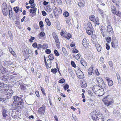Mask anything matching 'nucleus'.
I'll use <instances>...</instances> for the list:
<instances>
[{"label": "nucleus", "instance_id": "obj_61", "mask_svg": "<svg viewBox=\"0 0 121 121\" xmlns=\"http://www.w3.org/2000/svg\"><path fill=\"white\" fill-rule=\"evenodd\" d=\"M20 88L22 90H24L26 89V87L24 85H22L20 86Z\"/></svg>", "mask_w": 121, "mask_h": 121}, {"label": "nucleus", "instance_id": "obj_52", "mask_svg": "<svg viewBox=\"0 0 121 121\" xmlns=\"http://www.w3.org/2000/svg\"><path fill=\"white\" fill-rule=\"evenodd\" d=\"M50 95H48V100L49 101V103L51 105V106H52V103L51 100V97H50Z\"/></svg>", "mask_w": 121, "mask_h": 121}, {"label": "nucleus", "instance_id": "obj_23", "mask_svg": "<svg viewBox=\"0 0 121 121\" xmlns=\"http://www.w3.org/2000/svg\"><path fill=\"white\" fill-rule=\"evenodd\" d=\"M111 11L112 13L114 14H116L117 10L115 7L114 6H111Z\"/></svg>", "mask_w": 121, "mask_h": 121}, {"label": "nucleus", "instance_id": "obj_21", "mask_svg": "<svg viewBox=\"0 0 121 121\" xmlns=\"http://www.w3.org/2000/svg\"><path fill=\"white\" fill-rule=\"evenodd\" d=\"M112 2L116 5L117 8L119 7L120 5V0H111Z\"/></svg>", "mask_w": 121, "mask_h": 121}, {"label": "nucleus", "instance_id": "obj_2", "mask_svg": "<svg viewBox=\"0 0 121 121\" xmlns=\"http://www.w3.org/2000/svg\"><path fill=\"white\" fill-rule=\"evenodd\" d=\"M91 117L93 121H103L104 117L100 115L99 112L94 111L91 113Z\"/></svg>", "mask_w": 121, "mask_h": 121}, {"label": "nucleus", "instance_id": "obj_36", "mask_svg": "<svg viewBox=\"0 0 121 121\" xmlns=\"http://www.w3.org/2000/svg\"><path fill=\"white\" fill-rule=\"evenodd\" d=\"M72 37L70 33L67 34L65 36V37L67 38L68 40L69 39Z\"/></svg>", "mask_w": 121, "mask_h": 121}, {"label": "nucleus", "instance_id": "obj_46", "mask_svg": "<svg viewBox=\"0 0 121 121\" xmlns=\"http://www.w3.org/2000/svg\"><path fill=\"white\" fill-rule=\"evenodd\" d=\"M69 86L67 84H65L63 87V88L65 90H66L69 88Z\"/></svg>", "mask_w": 121, "mask_h": 121}, {"label": "nucleus", "instance_id": "obj_24", "mask_svg": "<svg viewBox=\"0 0 121 121\" xmlns=\"http://www.w3.org/2000/svg\"><path fill=\"white\" fill-rule=\"evenodd\" d=\"M93 28V27L92 25V24L91 22H88L87 24V28L86 29L88 30L91 29Z\"/></svg>", "mask_w": 121, "mask_h": 121}, {"label": "nucleus", "instance_id": "obj_9", "mask_svg": "<svg viewBox=\"0 0 121 121\" xmlns=\"http://www.w3.org/2000/svg\"><path fill=\"white\" fill-rule=\"evenodd\" d=\"M45 105L43 104L41 107L39 108L38 111V113L41 115H43L45 110Z\"/></svg>", "mask_w": 121, "mask_h": 121}, {"label": "nucleus", "instance_id": "obj_32", "mask_svg": "<svg viewBox=\"0 0 121 121\" xmlns=\"http://www.w3.org/2000/svg\"><path fill=\"white\" fill-rule=\"evenodd\" d=\"M9 18H11L13 15V13L11 8L9 10Z\"/></svg>", "mask_w": 121, "mask_h": 121}, {"label": "nucleus", "instance_id": "obj_55", "mask_svg": "<svg viewBox=\"0 0 121 121\" xmlns=\"http://www.w3.org/2000/svg\"><path fill=\"white\" fill-rule=\"evenodd\" d=\"M45 33L43 32H41L39 34L40 36L41 37H43L45 35Z\"/></svg>", "mask_w": 121, "mask_h": 121}, {"label": "nucleus", "instance_id": "obj_11", "mask_svg": "<svg viewBox=\"0 0 121 121\" xmlns=\"http://www.w3.org/2000/svg\"><path fill=\"white\" fill-rule=\"evenodd\" d=\"M104 92L103 89L101 87V88L98 90L95 93V94L99 96H100L103 95L104 94Z\"/></svg>", "mask_w": 121, "mask_h": 121}, {"label": "nucleus", "instance_id": "obj_43", "mask_svg": "<svg viewBox=\"0 0 121 121\" xmlns=\"http://www.w3.org/2000/svg\"><path fill=\"white\" fill-rule=\"evenodd\" d=\"M51 71L54 73H56L57 72V70L56 68L52 69H51Z\"/></svg>", "mask_w": 121, "mask_h": 121}, {"label": "nucleus", "instance_id": "obj_34", "mask_svg": "<svg viewBox=\"0 0 121 121\" xmlns=\"http://www.w3.org/2000/svg\"><path fill=\"white\" fill-rule=\"evenodd\" d=\"M45 21L48 26H50L51 25V23L48 18H46L45 19Z\"/></svg>", "mask_w": 121, "mask_h": 121}, {"label": "nucleus", "instance_id": "obj_42", "mask_svg": "<svg viewBox=\"0 0 121 121\" xmlns=\"http://www.w3.org/2000/svg\"><path fill=\"white\" fill-rule=\"evenodd\" d=\"M99 18L98 17H96L95 18V20L96 24L99 25L100 24L99 23Z\"/></svg>", "mask_w": 121, "mask_h": 121}, {"label": "nucleus", "instance_id": "obj_19", "mask_svg": "<svg viewBox=\"0 0 121 121\" xmlns=\"http://www.w3.org/2000/svg\"><path fill=\"white\" fill-rule=\"evenodd\" d=\"M95 45L98 51L100 52L101 49V47L97 42L95 43Z\"/></svg>", "mask_w": 121, "mask_h": 121}, {"label": "nucleus", "instance_id": "obj_20", "mask_svg": "<svg viewBox=\"0 0 121 121\" xmlns=\"http://www.w3.org/2000/svg\"><path fill=\"white\" fill-rule=\"evenodd\" d=\"M106 79L108 82V85L110 86H112L113 84V82L112 80H110V78H106Z\"/></svg>", "mask_w": 121, "mask_h": 121}, {"label": "nucleus", "instance_id": "obj_5", "mask_svg": "<svg viewBox=\"0 0 121 121\" xmlns=\"http://www.w3.org/2000/svg\"><path fill=\"white\" fill-rule=\"evenodd\" d=\"M24 104L22 102L14 103H13L12 106L15 110L20 109L23 107Z\"/></svg>", "mask_w": 121, "mask_h": 121}, {"label": "nucleus", "instance_id": "obj_15", "mask_svg": "<svg viewBox=\"0 0 121 121\" xmlns=\"http://www.w3.org/2000/svg\"><path fill=\"white\" fill-rule=\"evenodd\" d=\"M100 30L103 37H105L106 36V31H105L104 26H102L101 27Z\"/></svg>", "mask_w": 121, "mask_h": 121}, {"label": "nucleus", "instance_id": "obj_26", "mask_svg": "<svg viewBox=\"0 0 121 121\" xmlns=\"http://www.w3.org/2000/svg\"><path fill=\"white\" fill-rule=\"evenodd\" d=\"M84 2L85 1H83L79 2L78 3V5L80 7H83L84 6V4L85 3Z\"/></svg>", "mask_w": 121, "mask_h": 121}, {"label": "nucleus", "instance_id": "obj_22", "mask_svg": "<svg viewBox=\"0 0 121 121\" xmlns=\"http://www.w3.org/2000/svg\"><path fill=\"white\" fill-rule=\"evenodd\" d=\"M80 82V84L82 87L85 88L86 87L87 84L86 82L84 80H81Z\"/></svg>", "mask_w": 121, "mask_h": 121}, {"label": "nucleus", "instance_id": "obj_16", "mask_svg": "<svg viewBox=\"0 0 121 121\" xmlns=\"http://www.w3.org/2000/svg\"><path fill=\"white\" fill-rule=\"evenodd\" d=\"M82 44L83 46L85 48L87 47L89 45L88 41L87 40L86 38L83 39L82 41Z\"/></svg>", "mask_w": 121, "mask_h": 121}, {"label": "nucleus", "instance_id": "obj_64", "mask_svg": "<svg viewBox=\"0 0 121 121\" xmlns=\"http://www.w3.org/2000/svg\"><path fill=\"white\" fill-rule=\"evenodd\" d=\"M8 33L9 35V37L11 38L13 36V35L11 32L10 31H8Z\"/></svg>", "mask_w": 121, "mask_h": 121}, {"label": "nucleus", "instance_id": "obj_30", "mask_svg": "<svg viewBox=\"0 0 121 121\" xmlns=\"http://www.w3.org/2000/svg\"><path fill=\"white\" fill-rule=\"evenodd\" d=\"M37 10V8H34L32 9H30V12L31 13L33 14L35 13Z\"/></svg>", "mask_w": 121, "mask_h": 121}, {"label": "nucleus", "instance_id": "obj_50", "mask_svg": "<svg viewBox=\"0 0 121 121\" xmlns=\"http://www.w3.org/2000/svg\"><path fill=\"white\" fill-rule=\"evenodd\" d=\"M39 26L40 28H42L43 26V24L42 21H40L39 23Z\"/></svg>", "mask_w": 121, "mask_h": 121}, {"label": "nucleus", "instance_id": "obj_8", "mask_svg": "<svg viewBox=\"0 0 121 121\" xmlns=\"http://www.w3.org/2000/svg\"><path fill=\"white\" fill-rule=\"evenodd\" d=\"M53 12L55 17L61 14L62 12V10L60 8H55L53 10Z\"/></svg>", "mask_w": 121, "mask_h": 121}, {"label": "nucleus", "instance_id": "obj_31", "mask_svg": "<svg viewBox=\"0 0 121 121\" xmlns=\"http://www.w3.org/2000/svg\"><path fill=\"white\" fill-rule=\"evenodd\" d=\"M96 80L98 83V84L103 82V79L99 77H98L97 78Z\"/></svg>", "mask_w": 121, "mask_h": 121}, {"label": "nucleus", "instance_id": "obj_58", "mask_svg": "<svg viewBox=\"0 0 121 121\" xmlns=\"http://www.w3.org/2000/svg\"><path fill=\"white\" fill-rule=\"evenodd\" d=\"M42 46L41 44H39L38 45L37 47V49L39 50H40L41 48H42Z\"/></svg>", "mask_w": 121, "mask_h": 121}, {"label": "nucleus", "instance_id": "obj_27", "mask_svg": "<svg viewBox=\"0 0 121 121\" xmlns=\"http://www.w3.org/2000/svg\"><path fill=\"white\" fill-rule=\"evenodd\" d=\"M93 68L92 67H90L88 69V74L89 75H91L93 73Z\"/></svg>", "mask_w": 121, "mask_h": 121}, {"label": "nucleus", "instance_id": "obj_56", "mask_svg": "<svg viewBox=\"0 0 121 121\" xmlns=\"http://www.w3.org/2000/svg\"><path fill=\"white\" fill-rule=\"evenodd\" d=\"M106 48L107 50H109L110 48V46L108 43H106Z\"/></svg>", "mask_w": 121, "mask_h": 121}, {"label": "nucleus", "instance_id": "obj_29", "mask_svg": "<svg viewBox=\"0 0 121 121\" xmlns=\"http://www.w3.org/2000/svg\"><path fill=\"white\" fill-rule=\"evenodd\" d=\"M86 32L87 34L90 35H91L93 34V30L91 29L89 30H86Z\"/></svg>", "mask_w": 121, "mask_h": 121}, {"label": "nucleus", "instance_id": "obj_13", "mask_svg": "<svg viewBox=\"0 0 121 121\" xmlns=\"http://www.w3.org/2000/svg\"><path fill=\"white\" fill-rule=\"evenodd\" d=\"M1 111L3 116L4 118L5 119L8 116V115L7 113V109L3 107Z\"/></svg>", "mask_w": 121, "mask_h": 121}, {"label": "nucleus", "instance_id": "obj_39", "mask_svg": "<svg viewBox=\"0 0 121 121\" xmlns=\"http://www.w3.org/2000/svg\"><path fill=\"white\" fill-rule=\"evenodd\" d=\"M91 37L93 39H91L92 42H93V43H94V42L93 40L94 39H95L96 38L97 36L95 34H92L91 36Z\"/></svg>", "mask_w": 121, "mask_h": 121}, {"label": "nucleus", "instance_id": "obj_4", "mask_svg": "<svg viewBox=\"0 0 121 121\" xmlns=\"http://www.w3.org/2000/svg\"><path fill=\"white\" fill-rule=\"evenodd\" d=\"M103 101L104 104L107 106H109L114 102L112 97L109 95L103 98Z\"/></svg>", "mask_w": 121, "mask_h": 121}, {"label": "nucleus", "instance_id": "obj_33", "mask_svg": "<svg viewBox=\"0 0 121 121\" xmlns=\"http://www.w3.org/2000/svg\"><path fill=\"white\" fill-rule=\"evenodd\" d=\"M89 19L91 21L94 22L95 21V16L94 15H92L89 16Z\"/></svg>", "mask_w": 121, "mask_h": 121}, {"label": "nucleus", "instance_id": "obj_38", "mask_svg": "<svg viewBox=\"0 0 121 121\" xmlns=\"http://www.w3.org/2000/svg\"><path fill=\"white\" fill-rule=\"evenodd\" d=\"M106 39L107 41V42L108 43H110L111 42V37L109 36H108L106 37Z\"/></svg>", "mask_w": 121, "mask_h": 121}, {"label": "nucleus", "instance_id": "obj_45", "mask_svg": "<svg viewBox=\"0 0 121 121\" xmlns=\"http://www.w3.org/2000/svg\"><path fill=\"white\" fill-rule=\"evenodd\" d=\"M15 12L16 13H17L19 11V8L18 7H15L13 8Z\"/></svg>", "mask_w": 121, "mask_h": 121}, {"label": "nucleus", "instance_id": "obj_6", "mask_svg": "<svg viewBox=\"0 0 121 121\" xmlns=\"http://www.w3.org/2000/svg\"><path fill=\"white\" fill-rule=\"evenodd\" d=\"M9 9L7 8L6 4L5 2L3 3L2 5V10L4 15L6 16L8 15Z\"/></svg>", "mask_w": 121, "mask_h": 121}, {"label": "nucleus", "instance_id": "obj_3", "mask_svg": "<svg viewBox=\"0 0 121 121\" xmlns=\"http://www.w3.org/2000/svg\"><path fill=\"white\" fill-rule=\"evenodd\" d=\"M1 69H0V79H2L4 81H6L9 78V74L7 73L4 74V73L8 72V70L5 68L3 66L1 67Z\"/></svg>", "mask_w": 121, "mask_h": 121}, {"label": "nucleus", "instance_id": "obj_62", "mask_svg": "<svg viewBox=\"0 0 121 121\" xmlns=\"http://www.w3.org/2000/svg\"><path fill=\"white\" fill-rule=\"evenodd\" d=\"M98 10L99 11V13L101 14H103L104 13L103 11L99 8H98Z\"/></svg>", "mask_w": 121, "mask_h": 121}, {"label": "nucleus", "instance_id": "obj_41", "mask_svg": "<svg viewBox=\"0 0 121 121\" xmlns=\"http://www.w3.org/2000/svg\"><path fill=\"white\" fill-rule=\"evenodd\" d=\"M54 53L55 55L57 56H58L60 55L59 53L57 51L56 49H55L54 51Z\"/></svg>", "mask_w": 121, "mask_h": 121}, {"label": "nucleus", "instance_id": "obj_17", "mask_svg": "<svg viewBox=\"0 0 121 121\" xmlns=\"http://www.w3.org/2000/svg\"><path fill=\"white\" fill-rule=\"evenodd\" d=\"M108 32L109 34H113V31L112 26L110 25H108L107 27Z\"/></svg>", "mask_w": 121, "mask_h": 121}, {"label": "nucleus", "instance_id": "obj_60", "mask_svg": "<svg viewBox=\"0 0 121 121\" xmlns=\"http://www.w3.org/2000/svg\"><path fill=\"white\" fill-rule=\"evenodd\" d=\"M45 52L47 54H49L51 53V51L49 49H47L46 50Z\"/></svg>", "mask_w": 121, "mask_h": 121}, {"label": "nucleus", "instance_id": "obj_40", "mask_svg": "<svg viewBox=\"0 0 121 121\" xmlns=\"http://www.w3.org/2000/svg\"><path fill=\"white\" fill-rule=\"evenodd\" d=\"M49 60H52L54 59V57L53 55L52 54H50L48 56Z\"/></svg>", "mask_w": 121, "mask_h": 121}, {"label": "nucleus", "instance_id": "obj_44", "mask_svg": "<svg viewBox=\"0 0 121 121\" xmlns=\"http://www.w3.org/2000/svg\"><path fill=\"white\" fill-rule=\"evenodd\" d=\"M115 14L117 16L120 17H121V13L118 10L117 12H116Z\"/></svg>", "mask_w": 121, "mask_h": 121}, {"label": "nucleus", "instance_id": "obj_35", "mask_svg": "<svg viewBox=\"0 0 121 121\" xmlns=\"http://www.w3.org/2000/svg\"><path fill=\"white\" fill-rule=\"evenodd\" d=\"M77 76L78 78L80 79H82L83 77V74L82 73H79L77 74Z\"/></svg>", "mask_w": 121, "mask_h": 121}, {"label": "nucleus", "instance_id": "obj_54", "mask_svg": "<svg viewBox=\"0 0 121 121\" xmlns=\"http://www.w3.org/2000/svg\"><path fill=\"white\" fill-rule=\"evenodd\" d=\"M57 3L59 5H61L62 4V2L61 0H56Z\"/></svg>", "mask_w": 121, "mask_h": 121}, {"label": "nucleus", "instance_id": "obj_53", "mask_svg": "<svg viewBox=\"0 0 121 121\" xmlns=\"http://www.w3.org/2000/svg\"><path fill=\"white\" fill-rule=\"evenodd\" d=\"M104 59L103 56L101 57L99 59V61L100 63H102L104 62Z\"/></svg>", "mask_w": 121, "mask_h": 121}, {"label": "nucleus", "instance_id": "obj_10", "mask_svg": "<svg viewBox=\"0 0 121 121\" xmlns=\"http://www.w3.org/2000/svg\"><path fill=\"white\" fill-rule=\"evenodd\" d=\"M111 45L112 47L117 48L119 47V43L117 40L116 39H113L112 41Z\"/></svg>", "mask_w": 121, "mask_h": 121}, {"label": "nucleus", "instance_id": "obj_63", "mask_svg": "<svg viewBox=\"0 0 121 121\" xmlns=\"http://www.w3.org/2000/svg\"><path fill=\"white\" fill-rule=\"evenodd\" d=\"M32 46L35 48H37L38 45L37 43L35 42L32 44Z\"/></svg>", "mask_w": 121, "mask_h": 121}, {"label": "nucleus", "instance_id": "obj_51", "mask_svg": "<svg viewBox=\"0 0 121 121\" xmlns=\"http://www.w3.org/2000/svg\"><path fill=\"white\" fill-rule=\"evenodd\" d=\"M81 56V55L80 53H78L75 56V58L77 60H78L79 58Z\"/></svg>", "mask_w": 121, "mask_h": 121}, {"label": "nucleus", "instance_id": "obj_57", "mask_svg": "<svg viewBox=\"0 0 121 121\" xmlns=\"http://www.w3.org/2000/svg\"><path fill=\"white\" fill-rule=\"evenodd\" d=\"M71 65H72V66L74 68H75L76 67V65L74 62L73 61H72L71 62Z\"/></svg>", "mask_w": 121, "mask_h": 121}, {"label": "nucleus", "instance_id": "obj_25", "mask_svg": "<svg viewBox=\"0 0 121 121\" xmlns=\"http://www.w3.org/2000/svg\"><path fill=\"white\" fill-rule=\"evenodd\" d=\"M81 64L84 66H86L87 65V63L82 58L81 60Z\"/></svg>", "mask_w": 121, "mask_h": 121}, {"label": "nucleus", "instance_id": "obj_18", "mask_svg": "<svg viewBox=\"0 0 121 121\" xmlns=\"http://www.w3.org/2000/svg\"><path fill=\"white\" fill-rule=\"evenodd\" d=\"M20 99L22 100L19 97L17 96H16L13 97V100L14 101L13 103H17L19 102H22L20 101Z\"/></svg>", "mask_w": 121, "mask_h": 121}, {"label": "nucleus", "instance_id": "obj_12", "mask_svg": "<svg viewBox=\"0 0 121 121\" xmlns=\"http://www.w3.org/2000/svg\"><path fill=\"white\" fill-rule=\"evenodd\" d=\"M44 61L47 68H50L51 66L52 62L51 60H48L46 61L45 57L44 56Z\"/></svg>", "mask_w": 121, "mask_h": 121}, {"label": "nucleus", "instance_id": "obj_7", "mask_svg": "<svg viewBox=\"0 0 121 121\" xmlns=\"http://www.w3.org/2000/svg\"><path fill=\"white\" fill-rule=\"evenodd\" d=\"M52 36L55 40L56 47L57 48H59L60 47V43L57 36L55 32L52 33Z\"/></svg>", "mask_w": 121, "mask_h": 121}, {"label": "nucleus", "instance_id": "obj_1", "mask_svg": "<svg viewBox=\"0 0 121 121\" xmlns=\"http://www.w3.org/2000/svg\"><path fill=\"white\" fill-rule=\"evenodd\" d=\"M2 91L7 95V97L10 98L13 92L11 89H9V85L7 84L0 83V91Z\"/></svg>", "mask_w": 121, "mask_h": 121}, {"label": "nucleus", "instance_id": "obj_48", "mask_svg": "<svg viewBox=\"0 0 121 121\" xmlns=\"http://www.w3.org/2000/svg\"><path fill=\"white\" fill-rule=\"evenodd\" d=\"M63 15L64 17H67L69 16V13L68 12L65 11L63 13Z\"/></svg>", "mask_w": 121, "mask_h": 121}, {"label": "nucleus", "instance_id": "obj_14", "mask_svg": "<svg viewBox=\"0 0 121 121\" xmlns=\"http://www.w3.org/2000/svg\"><path fill=\"white\" fill-rule=\"evenodd\" d=\"M101 88V87L99 85H94L92 87V90L93 92L95 93L98 90Z\"/></svg>", "mask_w": 121, "mask_h": 121}, {"label": "nucleus", "instance_id": "obj_59", "mask_svg": "<svg viewBox=\"0 0 121 121\" xmlns=\"http://www.w3.org/2000/svg\"><path fill=\"white\" fill-rule=\"evenodd\" d=\"M102 84V85L101 86L102 88L103 89V88H105L106 87V85L103 82V83Z\"/></svg>", "mask_w": 121, "mask_h": 121}, {"label": "nucleus", "instance_id": "obj_47", "mask_svg": "<svg viewBox=\"0 0 121 121\" xmlns=\"http://www.w3.org/2000/svg\"><path fill=\"white\" fill-rule=\"evenodd\" d=\"M41 90L42 93L45 96H46V93L45 92V91L44 90V88H43L41 86H40Z\"/></svg>", "mask_w": 121, "mask_h": 121}, {"label": "nucleus", "instance_id": "obj_49", "mask_svg": "<svg viewBox=\"0 0 121 121\" xmlns=\"http://www.w3.org/2000/svg\"><path fill=\"white\" fill-rule=\"evenodd\" d=\"M65 81V80L64 78H62L58 81V82L60 83H64Z\"/></svg>", "mask_w": 121, "mask_h": 121}, {"label": "nucleus", "instance_id": "obj_28", "mask_svg": "<svg viewBox=\"0 0 121 121\" xmlns=\"http://www.w3.org/2000/svg\"><path fill=\"white\" fill-rule=\"evenodd\" d=\"M47 12H50L52 10L51 7L50 5H48L45 8Z\"/></svg>", "mask_w": 121, "mask_h": 121}, {"label": "nucleus", "instance_id": "obj_37", "mask_svg": "<svg viewBox=\"0 0 121 121\" xmlns=\"http://www.w3.org/2000/svg\"><path fill=\"white\" fill-rule=\"evenodd\" d=\"M42 48L44 49H45L48 48V45L46 43H44L42 45Z\"/></svg>", "mask_w": 121, "mask_h": 121}]
</instances>
